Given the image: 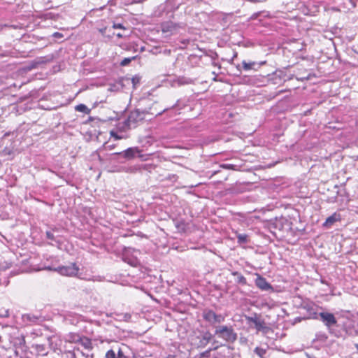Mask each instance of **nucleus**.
Returning a JSON list of instances; mask_svg holds the SVG:
<instances>
[{
    "mask_svg": "<svg viewBox=\"0 0 358 358\" xmlns=\"http://www.w3.org/2000/svg\"><path fill=\"white\" fill-rule=\"evenodd\" d=\"M17 357H18V353L13 348H10V349L7 350L6 353L1 356V358H17Z\"/></svg>",
    "mask_w": 358,
    "mask_h": 358,
    "instance_id": "obj_18",
    "label": "nucleus"
},
{
    "mask_svg": "<svg viewBox=\"0 0 358 358\" xmlns=\"http://www.w3.org/2000/svg\"><path fill=\"white\" fill-rule=\"evenodd\" d=\"M116 36H117L118 38H122V37H123L122 34H121L120 33L117 34V35H116Z\"/></svg>",
    "mask_w": 358,
    "mask_h": 358,
    "instance_id": "obj_44",
    "label": "nucleus"
},
{
    "mask_svg": "<svg viewBox=\"0 0 358 358\" xmlns=\"http://www.w3.org/2000/svg\"><path fill=\"white\" fill-rule=\"evenodd\" d=\"M320 320L324 324V325L330 328L337 323V320L334 315L328 312H321L319 313Z\"/></svg>",
    "mask_w": 358,
    "mask_h": 358,
    "instance_id": "obj_8",
    "label": "nucleus"
},
{
    "mask_svg": "<svg viewBox=\"0 0 358 358\" xmlns=\"http://www.w3.org/2000/svg\"><path fill=\"white\" fill-rule=\"evenodd\" d=\"M211 341H213V334L208 331H202L192 338V344L196 348H204Z\"/></svg>",
    "mask_w": 358,
    "mask_h": 358,
    "instance_id": "obj_5",
    "label": "nucleus"
},
{
    "mask_svg": "<svg viewBox=\"0 0 358 358\" xmlns=\"http://www.w3.org/2000/svg\"><path fill=\"white\" fill-rule=\"evenodd\" d=\"M55 15L52 13H48L45 14V17L48 19H55Z\"/></svg>",
    "mask_w": 358,
    "mask_h": 358,
    "instance_id": "obj_36",
    "label": "nucleus"
},
{
    "mask_svg": "<svg viewBox=\"0 0 358 358\" xmlns=\"http://www.w3.org/2000/svg\"><path fill=\"white\" fill-rule=\"evenodd\" d=\"M53 36H55V38H61L63 36L62 34L61 33H59V32H55L54 34H53Z\"/></svg>",
    "mask_w": 358,
    "mask_h": 358,
    "instance_id": "obj_40",
    "label": "nucleus"
},
{
    "mask_svg": "<svg viewBox=\"0 0 358 358\" xmlns=\"http://www.w3.org/2000/svg\"><path fill=\"white\" fill-rule=\"evenodd\" d=\"M10 154H11L10 150H8L7 149H5L3 150V155H10Z\"/></svg>",
    "mask_w": 358,
    "mask_h": 358,
    "instance_id": "obj_41",
    "label": "nucleus"
},
{
    "mask_svg": "<svg viewBox=\"0 0 358 358\" xmlns=\"http://www.w3.org/2000/svg\"><path fill=\"white\" fill-rule=\"evenodd\" d=\"M22 320L27 324H37L41 322V317L32 314H25L22 315Z\"/></svg>",
    "mask_w": 358,
    "mask_h": 358,
    "instance_id": "obj_12",
    "label": "nucleus"
},
{
    "mask_svg": "<svg viewBox=\"0 0 358 358\" xmlns=\"http://www.w3.org/2000/svg\"><path fill=\"white\" fill-rule=\"evenodd\" d=\"M265 62H248V70L249 69H254L257 70L258 68H259L262 65L264 64Z\"/></svg>",
    "mask_w": 358,
    "mask_h": 358,
    "instance_id": "obj_21",
    "label": "nucleus"
},
{
    "mask_svg": "<svg viewBox=\"0 0 358 358\" xmlns=\"http://www.w3.org/2000/svg\"><path fill=\"white\" fill-rule=\"evenodd\" d=\"M142 150H140L138 147H131L129 148L127 150L116 153L117 155H120L124 157L127 159H132L135 158L136 157H138L143 159H146V158H144L145 155L141 154Z\"/></svg>",
    "mask_w": 358,
    "mask_h": 358,
    "instance_id": "obj_7",
    "label": "nucleus"
},
{
    "mask_svg": "<svg viewBox=\"0 0 358 358\" xmlns=\"http://www.w3.org/2000/svg\"><path fill=\"white\" fill-rule=\"evenodd\" d=\"M45 269L49 271H55L58 272L59 274L66 276H76L79 271V267L76 263H71L66 266H59L57 268L52 266H46Z\"/></svg>",
    "mask_w": 358,
    "mask_h": 358,
    "instance_id": "obj_4",
    "label": "nucleus"
},
{
    "mask_svg": "<svg viewBox=\"0 0 358 358\" xmlns=\"http://www.w3.org/2000/svg\"><path fill=\"white\" fill-rule=\"evenodd\" d=\"M185 106V103H182L181 101L180 100H178L176 101V103L170 108H167L168 110H166V112H168L171 109H178V110H180V109H182Z\"/></svg>",
    "mask_w": 358,
    "mask_h": 358,
    "instance_id": "obj_23",
    "label": "nucleus"
},
{
    "mask_svg": "<svg viewBox=\"0 0 358 358\" xmlns=\"http://www.w3.org/2000/svg\"><path fill=\"white\" fill-rule=\"evenodd\" d=\"M79 343L87 350L92 349V341L87 337L81 336V340L79 341Z\"/></svg>",
    "mask_w": 358,
    "mask_h": 358,
    "instance_id": "obj_17",
    "label": "nucleus"
},
{
    "mask_svg": "<svg viewBox=\"0 0 358 358\" xmlns=\"http://www.w3.org/2000/svg\"><path fill=\"white\" fill-rule=\"evenodd\" d=\"M130 349L128 345L125 344H121L118 346L116 353L117 358H129L127 353L129 352Z\"/></svg>",
    "mask_w": 358,
    "mask_h": 358,
    "instance_id": "obj_13",
    "label": "nucleus"
},
{
    "mask_svg": "<svg viewBox=\"0 0 358 358\" xmlns=\"http://www.w3.org/2000/svg\"><path fill=\"white\" fill-rule=\"evenodd\" d=\"M49 347L45 344H34L32 345V349H34L38 356H45L47 355L49 350L48 349L51 347V339H48Z\"/></svg>",
    "mask_w": 358,
    "mask_h": 358,
    "instance_id": "obj_11",
    "label": "nucleus"
},
{
    "mask_svg": "<svg viewBox=\"0 0 358 358\" xmlns=\"http://www.w3.org/2000/svg\"><path fill=\"white\" fill-rule=\"evenodd\" d=\"M286 221L284 218H280L276 219L275 222L272 224L271 228H273L274 230H271V231L275 235L277 236L276 230H278L279 231H282L283 228V222Z\"/></svg>",
    "mask_w": 358,
    "mask_h": 358,
    "instance_id": "obj_14",
    "label": "nucleus"
},
{
    "mask_svg": "<svg viewBox=\"0 0 358 358\" xmlns=\"http://www.w3.org/2000/svg\"><path fill=\"white\" fill-rule=\"evenodd\" d=\"M131 82H132L134 86H135L136 84H138L140 82V78L138 76H136L132 78Z\"/></svg>",
    "mask_w": 358,
    "mask_h": 358,
    "instance_id": "obj_35",
    "label": "nucleus"
},
{
    "mask_svg": "<svg viewBox=\"0 0 358 358\" xmlns=\"http://www.w3.org/2000/svg\"><path fill=\"white\" fill-rule=\"evenodd\" d=\"M75 110L78 112H82L85 114H90L91 110L88 108L85 104L80 103L75 106Z\"/></svg>",
    "mask_w": 358,
    "mask_h": 358,
    "instance_id": "obj_20",
    "label": "nucleus"
},
{
    "mask_svg": "<svg viewBox=\"0 0 358 358\" xmlns=\"http://www.w3.org/2000/svg\"><path fill=\"white\" fill-rule=\"evenodd\" d=\"M124 260L133 266H136L138 264L137 259L133 258V259H129V260H127V258L125 257V258H124Z\"/></svg>",
    "mask_w": 358,
    "mask_h": 358,
    "instance_id": "obj_29",
    "label": "nucleus"
},
{
    "mask_svg": "<svg viewBox=\"0 0 358 358\" xmlns=\"http://www.w3.org/2000/svg\"><path fill=\"white\" fill-rule=\"evenodd\" d=\"M203 317L206 321L213 325V327L216 326V324H220L224 320V316L222 315H217L211 310H205L203 312Z\"/></svg>",
    "mask_w": 358,
    "mask_h": 358,
    "instance_id": "obj_6",
    "label": "nucleus"
},
{
    "mask_svg": "<svg viewBox=\"0 0 358 358\" xmlns=\"http://www.w3.org/2000/svg\"><path fill=\"white\" fill-rule=\"evenodd\" d=\"M136 58V56L132 57H127L122 59L120 62V65L122 66H125L128 65L132 60H134Z\"/></svg>",
    "mask_w": 358,
    "mask_h": 358,
    "instance_id": "obj_25",
    "label": "nucleus"
},
{
    "mask_svg": "<svg viewBox=\"0 0 358 358\" xmlns=\"http://www.w3.org/2000/svg\"><path fill=\"white\" fill-rule=\"evenodd\" d=\"M65 339L70 343H79L81 340V336L77 333H69L66 335Z\"/></svg>",
    "mask_w": 358,
    "mask_h": 358,
    "instance_id": "obj_15",
    "label": "nucleus"
},
{
    "mask_svg": "<svg viewBox=\"0 0 358 358\" xmlns=\"http://www.w3.org/2000/svg\"><path fill=\"white\" fill-rule=\"evenodd\" d=\"M175 83L178 84V85H189L192 83V80L189 78H186L184 76L178 78Z\"/></svg>",
    "mask_w": 358,
    "mask_h": 358,
    "instance_id": "obj_19",
    "label": "nucleus"
},
{
    "mask_svg": "<svg viewBox=\"0 0 358 358\" xmlns=\"http://www.w3.org/2000/svg\"><path fill=\"white\" fill-rule=\"evenodd\" d=\"M248 325L249 328L256 329L257 332L266 334L269 330L262 316L256 313L248 316Z\"/></svg>",
    "mask_w": 358,
    "mask_h": 358,
    "instance_id": "obj_3",
    "label": "nucleus"
},
{
    "mask_svg": "<svg viewBox=\"0 0 358 358\" xmlns=\"http://www.w3.org/2000/svg\"><path fill=\"white\" fill-rule=\"evenodd\" d=\"M241 280H245L244 277H241Z\"/></svg>",
    "mask_w": 358,
    "mask_h": 358,
    "instance_id": "obj_49",
    "label": "nucleus"
},
{
    "mask_svg": "<svg viewBox=\"0 0 358 358\" xmlns=\"http://www.w3.org/2000/svg\"><path fill=\"white\" fill-rule=\"evenodd\" d=\"M48 62V60L44 57H38L35 59V64H37L38 66L44 64Z\"/></svg>",
    "mask_w": 358,
    "mask_h": 358,
    "instance_id": "obj_27",
    "label": "nucleus"
},
{
    "mask_svg": "<svg viewBox=\"0 0 358 358\" xmlns=\"http://www.w3.org/2000/svg\"><path fill=\"white\" fill-rule=\"evenodd\" d=\"M255 285L262 291L273 292V288L270 283L267 282L266 278L257 274V278L255 280Z\"/></svg>",
    "mask_w": 358,
    "mask_h": 358,
    "instance_id": "obj_10",
    "label": "nucleus"
},
{
    "mask_svg": "<svg viewBox=\"0 0 358 358\" xmlns=\"http://www.w3.org/2000/svg\"><path fill=\"white\" fill-rule=\"evenodd\" d=\"M46 238L48 240L55 241V236H54L53 233L52 231H46Z\"/></svg>",
    "mask_w": 358,
    "mask_h": 358,
    "instance_id": "obj_31",
    "label": "nucleus"
},
{
    "mask_svg": "<svg viewBox=\"0 0 358 358\" xmlns=\"http://www.w3.org/2000/svg\"><path fill=\"white\" fill-rule=\"evenodd\" d=\"M160 27L162 31L165 34L166 36H171L173 34L178 28V25L171 21L164 22L161 24Z\"/></svg>",
    "mask_w": 358,
    "mask_h": 358,
    "instance_id": "obj_9",
    "label": "nucleus"
},
{
    "mask_svg": "<svg viewBox=\"0 0 358 358\" xmlns=\"http://www.w3.org/2000/svg\"><path fill=\"white\" fill-rule=\"evenodd\" d=\"M212 350H212V347H211L209 350H206V351L203 352L201 354V356H202V357H208V355H209V354H210V351H212Z\"/></svg>",
    "mask_w": 358,
    "mask_h": 358,
    "instance_id": "obj_37",
    "label": "nucleus"
},
{
    "mask_svg": "<svg viewBox=\"0 0 358 358\" xmlns=\"http://www.w3.org/2000/svg\"><path fill=\"white\" fill-rule=\"evenodd\" d=\"M110 134L112 137H113L115 140H120V139H122V136H120L117 134V132L114 131H111L110 132Z\"/></svg>",
    "mask_w": 358,
    "mask_h": 358,
    "instance_id": "obj_32",
    "label": "nucleus"
},
{
    "mask_svg": "<svg viewBox=\"0 0 358 358\" xmlns=\"http://www.w3.org/2000/svg\"><path fill=\"white\" fill-rule=\"evenodd\" d=\"M134 358H136V357H134Z\"/></svg>",
    "mask_w": 358,
    "mask_h": 358,
    "instance_id": "obj_51",
    "label": "nucleus"
},
{
    "mask_svg": "<svg viewBox=\"0 0 358 358\" xmlns=\"http://www.w3.org/2000/svg\"><path fill=\"white\" fill-rule=\"evenodd\" d=\"M171 178H176V176L174 175H170V176H169V179H171Z\"/></svg>",
    "mask_w": 358,
    "mask_h": 358,
    "instance_id": "obj_45",
    "label": "nucleus"
},
{
    "mask_svg": "<svg viewBox=\"0 0 358 358\" xmlns=\"http://www.w3.org/2000/svg\"><path fill=\"white\" fill-rule=\"evenodd\" d=\"M65 354L66 355V358H76V355H75L74 352L66 351L65 352Z\"/></svg>",
    "mask_w": 358,
    "mask_h": 358,
    "instance_id": "obj_33",
    "label": "nucleus"
},
{
    "mask_svg": "<svg viewBox=\"0 0 358 358\" xmlns=\"http://www.w3.org/2000/svg\"><path fill=\"white\" fill-rule=\"evenodd\" d=\"M355 348L357 349V353H358V343H355Z\"/></svg>",
    "mask_w": 358,
    "mask_h": 358,
    "instance_id": "obj_46",
    "label": "nucleus"
},
{
    "mask_svg": "<svg viewBox=\"0 0 358 358\" xmlns=\"http://www.w3.org/2000/svg\"><path fill=\"white\" fill-rule=\"evenodd\" d=\"M243 67L246 69V61H243L242 62Z\"/></svg>",
    "mask_w": 358,
    "mask_h": 358,
    "instance_id": "obj_43",
    "label": "nucleus"
},
{
    "mask_svg": "<svg viewBox=\"0 0 358 358\" xmlns=\"http://www.w3.org/2000/svg\"><path fill=\"white\" fill-rule=\"evenodd\" d=\"M282 72H280L279 74H278L277 73H275L274 74V76H275V79H277V76L279 78V81L281 82L282 81V78L280 77V75L282 74Z\"/></svg>",
    "mask_w": 358,
    "mask_h": 358,
    "instance_id": "obj_39",
    "label": "nucleus"
},
{
    "mask_svg": "<svg viewBox=\"0 0 358 358\" xmlns=\"http://www.w3.org/2000/svg\"><path fill=\"white\" fill-rule=\"evenodd\" d=\"M106 358H117L116 350L115 349L108 350L106 353Z\"/></svg>",
    "mask_w": 358,
    "mask_h": 358,
    "instance_id": "obj_24",
    "label": "nucleus"
},
{
    "mask_svg": "<svg viewBox=\"0 0 358 358\" xmlns=\"http://www.w3.org/2000/svg\"><path fill=\"white\" fill-rule=\"evenodd\" d=\"M307 357H308V358H317V357H315L314 356H311V355H307Z\"/></svg>",
    "mask_w": 358,
    "mask_h": 358,
    "instance_id": "obj_47",
    "label": "nucleus"
},
{
    "mask_svg": "<svg viewBox=\"0 0 358 358\" xmlns=\"http://www.w3.org/2000/svg\"><path fill=\"white\" fill-rule=\"evenodd\" d=\"M247 161L252 162V160H250V159H249L248 158L247 159Z\"/></svg>",
    "mask_w": 358,
    "mask_h": 358,
    "instance_id": "obj_50",
    "label": "nucleus"
},
{
    "mask_svg": "<svg viewBox=\"0 0 358 358\" xmlns=\"http://www.w3.org/2000/svg\"><path fill=\"white\" fill-rule=\"evenodd\" d=\"M310 317L313 318V319H317V313H313Z\"/></svg>",
    "mask_w": 358,
    "mask_h": 358,
    "instance_id": "obj_42",
    "label": "nucleus"
},
{
    "mask_svg": "<svg viewBox=\"0 0 358 358\" xmlns=\"http://www.w3.org/2000/svg\"><path fill=\"white\" fill-rule=\"evenodd\" d=\"M279 83H280V81H279V82L275 81V84H278Z\"/></svg>",
    "mask_w": 358,
    "mask_h": 358,
    "instance_id": "obj_48",
    "label": "nucleus"
},
{
    "mask_svg": "<svg viewBox=\"0 0 358 358\" xmlns=\"http://www.w3.org/2000/svg\"><path fill=\"white\" fill-rule=\"evenodd\" d=\"M266 351L265 349H263L259 347H257L254 350V354L258 356L260 358H264V355L266 354Z\"/></svg>",
    "mask_w": 358,
    "mask_h": 358,
    "instance_id": "obj_22",
    "label": "nucleus"
},
{
    "mask_svg": "<svg viewBox=\"0 0 358 358\" xmlns=\"http://www.w3.org/2000/svg\"><path fill=\"white\" fill-rule=\"evenodd\" d=\"M155 169H156V166L154 164H144V165H142V166L141 167V169L146 170L150 172H151V170H155Z\"/></svg>",
    "mask_w": 358,
    "mask_h": 358,
    "instance_id": "obj_26",
    "label": "nucleus"
},
{
    "mask_svg": "<svg viewBox=\"0 0 358 358\" xmlns=\"http://www.w3.org/2000/svg\"><path fill=\"white\" fill-rule=\"evenodd\" d=\"M339 215L336 214V213H334L333 215L327 218L325 222L324 223V226L331 227V225H333L334 223L339 220Z\"/></svg>",
    "mask_w": 358,
    "mask_h": 358,
    "instance_id": "obj_16",
    "label": "nucleus"
},
{
    "mask_svg": "<svg viewBox=\"0 0 358 358\" xmlns=\"http://www.w3.org/2000/svg\"><path fill=\"white\" fill-rule=\"evenodd\" d=\"M113 28L125 29V27L121 23H114L113 25Z\"/></svg>",
    "mask_w": 358,
    "mask_h": 358,
    "instance_id": "obj_34",
    "label": "nucleus"
},
{
    "mask_svg": "<svg viewBox=\"0 0 358 358\" xmlns=\"http://www.w3.org/2000/svg\"><path fill=\"white\" fill-rule=\"evenodd\" d=\"M212 350H217L221 346L232 343L237 339V334L231 326L217 325L214 327Z\"/></svg>",
    "mask_w": 358,
    "mask_h": 358,
    "instance_id": "obj_1",
    "label": "nucleus"
},
{
    "mask_svg": "<svg viewBox=\"0 0 358 358\" xmlns=\"http://www.w3.org/2000/svg\"><path fill=\"white\" fill-rule=\"evenodd\" d=\"M37 67H38V66H37V64H35V59H34V60L31 61V62L29 64V65L27 66V68H26V69H27V70H29V71H30V70L34 69H36V68H37Z\"/></svg>",
    "mask_w": 358,
    "mask_h": 358,
    "instance_id": "obj_30",
    "label": "nucleus"
},
{
    "mask_svg": "<svg viewBox=\"0 0 358 358\" xmlns=\"http://www.w3.org/2000/svg\"><path fill=\"white\" fill-rule=\"evenodd\" d=\"M152 107L143 110L136 109L131 111L127 119L124 122L125 125L129 129L135 128L139 122H141L145 119L146 114L159 116L168 110V109H163L162 110L157 112L156 110L152 111Z\"/></svg>",
    "mask_w": 358,
    "mask_h": 358,
    "instance_id": "obj_2",
    "label": "nucleus"
},
{
    "mask_svg": "<svg viewBox=\"0 0 358 358\" xmlns=\"http://www.w3.org/2000/svg\"><path fill=\"white\" fill-rule=\"evenodd\" d=\"M9 317V312L8 310L4 311V313H0V317Z\"/></svg>",
    "mask_w": 358,
    "mask_h": 358,
    "instance_id": "obj_38",
    "label": "nucleus"
},
{
    "mask_svg": "<svg viewBox=\"0 0 358 358\" xmlns=\"http://www.w3.org/2000/svg\"><path fill=\"white\" fill-rule=\"evenodd\" d=\"M238 243L240 244L245 243L246 242V234H239L238 236Z\"/></svg>",
    "mask_w": 358,
    "mask_h": 358,
    "instance_id": "obj_28",
    "label": "nucleus"
}]
</instances>
